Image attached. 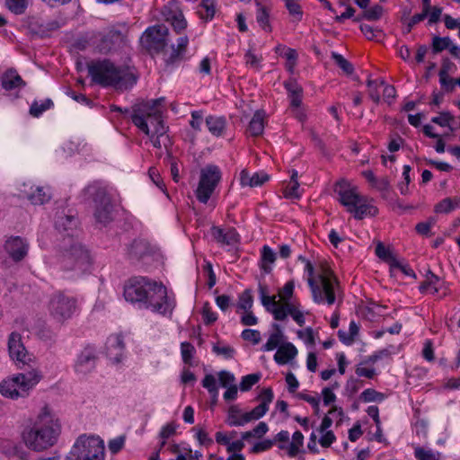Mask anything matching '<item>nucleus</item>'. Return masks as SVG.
Segmentation results:
<instances>
[{
	"instance_id": "nucleus-26",
	"label": "nucleus",
	"mask_w": 460,
	"mask_h": 460,
	"mask_svg": "<svg viewBox=\"0 0 460 460\" xmlns=\"http://www.w3.org/2000/svg\"><path fill=\"white\" fill-rule=\"evenodd\" d=\"M226 422L231 427L243 426L248 423L246 412H243L238 405H231L227 411Z\"/></svg>"
},
{
	"instance_id": "nucleus-10",
	"label": "nucleus",
	"mask_w": 460,
	"mask_h": 460,
	"mask_svg": "<svg viewBox=\"0 0 460 460\" xmlns=\"http://www.w3.org/2000/svg\"><path fill=\"white\" fill-rule=\"evenodd\" d=\"M222 179V172L217 165L208 164L201 168L199 180L195 191L197 199L206 204L211 198Z\"/></svg>"
},
{
	"instance_id": "nucleus-30",
	"label": "nucleus",
	"mask_w": 460,
	"mask_h": 460,
	"mask_svg": "<svg viewBox=\"0 0 460 460\" xmlns=\"http://www.w3.org/2000/svg\"><path fill=\"white\" fill-rule=\"evenodd\" d=\"M2 85L5 90H13L24 85V82L15 71L9 70L3 77Z\"/></svg>"
},
{
	"instance_id": "nucleus-39",
	"label": "nucleus",
	"mask_w": 460,
	"mask_h": 460,
	"mask_svg": "<svg viewBox=\"0 0 460 460\" xmlns=\"http://www.w3.org/2000/svg\"><path fill=\"white\" fill-rule=\"evenodd\" d=\"M31 0H4L5 6L14 14L25 13Z\"/></svg>"
},
{
	"instance_id": "nucleus-9",
	"label": "nucleus",
	"mask_w": 460,
	"mask_h": 460,
	"mask_svg": "<svg viewBox=\"0 0 460 460\" xmlns=\"http://www.w3.org/2000/svg\"><path fill=\"white\" fill-rule=\"evenodd\" d=\"M48 311L56 322L64 323L79 311L77 298L61 291L55 292L48 302Z\"/></svg>"
},
{
	"instance_id": "nucleus-15",
	"label": "nucleus",
	"mask_w": 460,
	"mask_h": 460,
	"mask_svg": "<svg viewBox=\"0 0 460 460\" xmlns=\"http://www.w3.org/2000/svg\"><path fill=\"white\" fill-rule=\"evenodd\" d=\"M84 457L89 460L104 459L103 441L96 436H80L74 444Z\"/></svg>"
},
{
	"instance_id": "nucleus-52",
	"label": "nucleus",
	"mask_w": 460,
	"mask_h": 460,
	"mask_svg": "<svg viewBox=\"0 0 460 460\" xmlns=\"http://www.w3.org/2000/svg\"><path fill=\"white\" fill-rule=\"evenodd\" d=\"M56 227L58 229H63V230H68V229H72L73 227H75L76 226V219L74 217H71V216H64V217H59L57 220H56Z\"/></svg>"
},
{
	"instance_id": "nucleus-50",
	"label": "nucleus",
	"mask_w": 460,
	"mask_h": 460,
	"mask_svg": "<svg viewBox=\"0 0 460 460\" xmlns=\"http://www.w3.org/2000/svg\"><path fill=\"white\" fill-rule=\"evenodd\" d=\"M261 379V374H250L243 376L240 383V390L243 392L249 391Z\"/></svg>"
},
{
	"instance_id": "nucleus-1",
	"label": "nucleus",
	"mask_w": 460,
	"mask_h": 460,
	"mask_svg": "<svg viewBox=\"0 0 460 460\" xmlns=\"http://www.w3.org/2000/svg\"><path fill=\"white\" fill-rule=\"evenodd\" d=\"M126 301L139 308L150 309L163 315L171 314L174 301L167 295L166 288L146 277H133L124 285Z\"/></svg>"
},
{
	"instance_id": "nucleus-21",
	"label": "nucleus",
	"mask_w": 460,
	"mask_h": 460,
	"mask_svg": "<svg viewBox=\"0 0 460 460\" xmlns=\"http://www.w3.org/2000/svg\"><path fill=\"white\" fill-rule=\"evenodd\" d=\"M296 355V348L291 342H285L277 349L274 355V360L279 365H286L293 360Z\"/></svg>"
},
{
	"instance_id": "nucleus-19",
	"label": "nucleus",
	"mask_w": 460,
	"mask_h": 460,
	"mask_svg": "<svg viewBox=\"0 0 460 460\" xmlns=\"http://www.w3.org/2000/svg\"><path fill=\"white\" fill-rule=\"evenodd\" d=\"M211 234L217 243L224 245H235L240 241L238 233L233 227L221 228L213 226L211 228Z\"/></svg>"
},
{
	"instance_id": "nucleus-29",
	"label": "nucleus",
	"mask_w": 460,
	"mask_h": 460,
	"mask_svg": "<svg viewBox=\"0 0 460 460\" xmlns=\"http://www.w3.org/2000/svg\"><path fill=\"white\" fill-rule=\"evenodd\" d=\"M439 279L438 276L433 274L431 271H429L426 275V279L420 285V291L423 294H436L438 293L439 288Z\"/></svg>"
},
{
	"instance_id": "nucleus-43",
	"label": "nucleus",
	"mask_w": 460,
	"mask_h": 460,
	"mask_svg": "<svg viewBox=\"0 0 460 460\" xmlns=\"http://www.w3.org/2000/svg\"><path fill=\"white\" fill-rule=\"evenodd\" d=\"M454 116L448 111H442L438 116L431 119V122L443 128H448L450 131H453L451 124L454 122Z\"/></svg>"
},
{
	"instance_id": "nucleus-5",
	"label": "nucleus",
	"mask_w": 460,
	"mask_h": 460,
	"mask_svg": "<svg viewBox=\"0 0 460 460\" xmlns=\"http://www.w3.org/2000/svg\"><path fill=\"white\" fill-rule=\"evenodd\" d=\"M294 288V281H288L279 290L278 296L279 299L277 300V296H268L265 288L260 287L261 299L262 305L273 314L276 320L283 321L288 315H290L299 326H303L305 320L304 314L300 310V305L290 301Z\"/></svg>"
},
{
	"instance_id": "nucleus-46",
	"label": "nucleus",
	"mask_w": 460,
	"mask_h": 460,
	"mask_svg": "<svg viewBox=\"0 0 460 460\" xmlns=\"http://www.w3.org/2000/svg\"><path fill=\"white\" fill-rule=\"evenodd\" d=\"M253 305V298L251 290L246 289L239 296L237 308L242 311L251 310Z\"/></svg>"
},
{
	"instance_id": "nucleus-37",
	"label": "nucleus",
	"mask_w": 460,
	"mask_h": 460,
	"mask_svg": "<svg viewBox=\"0 0 460 460\" xmlns=\"http://www.w3.org/2000/svg\"><path fill=\"white\" fill-rule=\"evenodd\" d=\"M276 253L268 245H264L261 250V268L265 272L271 270V266L276 261Z\"/></svg>"
},
{
	"instance_id": "nucleus-58",
	"label": "nucleus",
	"mask_w": 460,
	"mask_h": 460,
	"mask_svg": "<svg viewBox=\"0 0 460 460\" xmlns=\"http://www.w3.org/2000/svg\"><path fill=\"white\" fill-rule=\"evenodd\" d=\"M451 45V40L448 37H434L432 42V48L435 52H440L446 49H448Z\"/></svg>"
},
{
	"instance_id": "nucleus-35",
	"label": "nucleus",
	"mask_w": 460,
	"mask_h": 460,
	"mask_svg": "<svg viewBox=\"0 0 460 460\" xmlns=\"http://www.w3.org/2000/svg\"><path fill=\"white\" fill-rule=\"evenodd\" d=\"M292 22H299L303 18V10L297 0H283Z\"/></svg>"
},
{
	"instance_id": "nucleus-61",
	"label": "nucleus",
	"mask_w": 460,
	"mask_h": 460,
	"mask_svg": "<svg viewBox=\"0 0 460 460\" xmlns=\"http://www.w3.org/2000/svg\"><path fill=\"white\" fill-rule=\"evenodd\" d=\"M202 316L205 324L209 325L215 323L217 319V314L212 310L208 303H205L202 308Z\"/></svg>"
},
{
	"instance_id": "nucleus-33",
	"label": "nucleus",
	"mask_w": 460,
	"mask_h": 460,
	"mask_svg": "<svg viewBox=\"0 0 460 460\" xmlns=\"http://www.w3.org/2000/svg\"><path fill=\"white\" fill-rule=\"evenodd\" d=\"M189 44V39L187 36H181L177 40L176 46H172V54L169 58V61L171 63L175 62L176 60L181 58V57L185 54L187 47Z\"/></svg>"
},
{
	"instance_id": "nucleus-55",
	"label": "nucleus",
	"mask_w": 460,
	"mask_h": 460,
	"mask_svg": "<svg viewBox=\"0 0 460 460\" xmlns=\"http://www.w3.org/2000/svg\"><path fill=\"white\" fill-rule=\"evenodd\" d=\"M269 408L265 405V403H260L251 411L246 412V417L248 418V422L252 420H256L263 417L268 411Z\"/></svg>"
},
{
	"instance_id": "nucleus-13",
	"label": "nucleus",
	"mask_w": 460,
	"mask_h": 460,
	"mask_svg": "<svg viewBox=\"0 0 460 460\" xmlns=\"http://www.w3.org/2000/svg\"><path fill=\"white\" fill-rule=\"evenodd\" d=\"M169 30L163 24L148 27L143 33L140 41L142 46L150 52H163L169 42Z\"/></svg>"
},
{
	"instance_id": "nucleus-51",
	"label": "nucleus",
	"mask_w": 460,
	"mask_h": 460,
	"mask_svg": "<svg viewBox=\"0 0 460 460\" xmlns=\"http://www.w3.org/2000/svg\"><path fill=\"white\" fill-rule=\"evenodd\" d=\"M261 60V57L256 55L251 49H249L244 55L245 65L253 68L254 70H260Z\"/></svg>"
},
{
	"instance_id": "nucleus-44",
	"label": "nucleus",
	"mask_w": 460,
	"mask_h": 460,
	"mask_svg": "<svg viewBox=\"0 0 460 460\" xmlns=\"http://www.w3.org/2000/svg\"><path fill=\"white\" fill-rule=\"evenodd\" d=\"M414 456L418 460H440L441 459V454L439 452H434L430 449H424L420 447H415Z\"/></svg>"
},
{
	"instance_id": "nucleus-36",
	"label": "nucleus",
	"mask_w": 460,
	"mask_h": 460,
	"mask_svg": "<svg viewBox=\"0 0 460 460\" xmlns=\"http://www.w3.org/2000/svg\"><path fill=\"white\" fill-rule=\"evenodd\" d=\"M383 84L384 80L381 78L376 80H372L370 78L367 79V85L368 88V96L376 103L380 102V89H382Z\"/></svg>"
},
{
	"instance_id": "nucleus-54",
	"label": "nucleus",
	"mask_w": 460,
	"mask_h": 460,
	"mask_svg": "<svg viewBox=\"0 0 460 460\" xmlns=\"http://www.w3.org/2000/svg\"><path fill=\"white\" fill-rule=\"evenodd\" d=\"M384 9L381 5L376 4L364 11L363 17L368 21H376L383 15Z\"/></svg>"
},
{
	"instance_id": "nucleus-11",
	"label": "nucleus",
	"mask_w": 460,
	"mask_h": 460,
	"mask_svg": "<svg viewBox=\"0 0 460 460\" xmlns=\"http://www.w3.org/2000/svg\"><path fill=\"white\" fill-rule=\"evenodd\" d=\"M85 195L93 198L96 203L94 217L97 222L106 225L112 219V206L107 190L98 182L88 185L84 190Z\"/></svg>"
},
{
	"instance_id": "nucleus-24",
	"label": "nucleus",
	"mask_w": 460,
	"mask_h": 460,
	"mask_svg": "<svg viewBox=\"0 0 460 460\" xmlns=\"http://www.w3.org/2000/svg\"><path fill=\"white\" fill-rule=\"evenodd\" d=\"M124 349V342L119 335L111 336L107 341L108 356L119 362L122 357Z\"/></svg>"
},
{
	"instance_id": "nucleus-57",
	"label": "nucleus",
	"mask_w": 460,
	"mask_h": 460,
	"mask_svg": "<svg viewBox=\"0 0 460 460\" xmlns=\"http://www.w3.org/2000/svg\"><path fill=\"white\" fill-rule=\"evenodd\" d=\"M217 376L220 385L225 388L236 385L234 376L226 370L218 372Z\"/></svg>"
},
{
	"instance_id": "nucleus-18",
	"label": "nucleus",
	"mask_w": 460,
	"mask_h": 460,
	"mask_svg": "<svg viewBox=\"0 0 460 460\" xmlns=\"http://www.w3.org/2000/svg\"><path fill=\"white\" fill-rule=\"evenodd\" d=\"M4 250L14 261H20L27 255L29 244L19 236L11 237L5 242Z\"/></svg>"
},
{
	"instance_id": "nucleus-49",
	"label": "nucleus",
	"mask_w": 460,
	"mask_h": 460,
	"mask_svg": "<svg viewBox=\"0 0 460 460\" xmlns=\"http://www.w3.org/2000/svg\"><path fill=\"white\" fill-rule=\"evenodd\" d=\"M360 398L365 402H382L385 400V395L380 392L369 388L362 392Z\"/></svg>"
},
{
	"instance_id": "nucleus-56",
	"label": "nucleus",
	"mask_w": 460,
	"mask_h": 460,
	"mask_svg": "<svg viewBox=\"0 0 460 460\" xmlns=\"http://www.w3.org/2000/svg\"><path fill=\"white\" fill-rule=\"evenodd\" d=\"M390 271L394 274L397 272H402L405 276L415 277L414 271L407 265H402L398 262L396 260H393L391 263Z\"/></svg>"
},
{
	"instance_id": "nucleus-64",
	"label": "nucleus",
	"mask_w": 460,
	"mask_h": 460,
	"mask_svg": "<svg viewBox=\"0 0 460 460\" xmlns=\"http://www.w3.org/2000/svg\"><path fill=\"white\" fill-rule=\"evenodd\" d=\"M284 86L288 92V97L303 93L302 87L295 80L286 81Z\"/></svg>"
},
{
	"instance_id": "nucleus-25",
	"label": "nucleus",
	"mask_w": 460,
	"mask_h": 460,
	"mask_svg": "<svg viewBox=\"0 0 460 460\" xmlns=\"http://www.w3.org/2000/svg\"><path fill=\"white\" fill-rule=\"evenodd\" d=\"M265 118L264 111H257L249 123L247 134L252 137L261 136L264 131Z\"/></svg>"
},
{
	"instance_id": "nucleus-6",
	"label": "nucleus",
	"mask_w": 460,
	"mask_h": 460,
	"mask_svg": "<svg viewBox=\"0 0 460 460\" xmlns=\"http://www.w3.org/2000/svg\"><path fill=\"white\" fill-rule=\"evenodd\" d=\"M334 191L338 195L341 204L352 214L356 219L376 216L377 208L368 197L360 194L357 186L348 181L341 180L335 185Z\"/></svg>"
},
{
	"instance_id": "nucleus-27",
	"label": "nucleus",
	"mask_w": 460,
	"mask_h": 460,
	"mask_svg": "<svg viewBox=\"0 0 460 460\" xmlns=\"http://www.w3.org/2000/svg\"><path fill=\"white\" fill-rule=\"evenodd\" d=\"M206 124L212 135L219 137L225 132L226 121L224 117L208 116L206 119Z\"/></svg>"
},
{
	"instance_id": "nucleus-63",
	"label": "nucleus",
	"mask_w": 460,
	"mask_h": 460,
	"mask_svg": "<svg viewBox=\"0 0 460 460\" xmlns=\"http://www.w3.org/2000/svg\"><path fill=\"white\" fill-rule=\"evenodd\" d=\"M456 69V65L448 59L443 61L440 71H439V81L444 82L445 76L454 73Z\"/></svg>"
},
{
	"instance_id": "nucleus-32",
	"label": "nucleus",
	"mask_w": 460,
	"mask_h": 460,
	"mask_svg": "<svg viewBox=\"0 0 460 460\" xmlns=\"http://www.w3.org/2000/svg\"><path fill=\"white\" fill-rule=\"evenodd\" d=\"M459 207L460 197L446 198L435 206V212L447 214Z\"/></svg>"
},
{
	"instance_id": "nucleus-53",
	"label": "nucleus",
	"mask_w": 460,
	"mask_h": 460,
	"mask_svg": "<svg viewBox=\"0 0 460 460\" xmlns=\"http://www.w3.org/2000/svg\"><path fill=\"white\" fill-rule=\"evenodd\" d=\"M332 58L336 65L347 75H350L353 72L352 65L343 58L341 54L332 53Z\"/></svg>"
},
{
	"instance_id": "nucleus-22",
	"label": "nucleus",
	"mask_w": 460,
	"mask_h": 460,
	"mask_svg": "<svg viewBox=\"0 0 460 460\" xmlns=\"http://www.w3.org/2000/svg\"><path fill=\"white\" fill-rule=\"evenodd\" d=\"M271 329L267 342L261 348L263 351L274 350L285 343V335L281 327L277 323H273Z\"/></svg>"
},
{
	"instance_id": "nucleus-23",
	"label": "nucleus",
	"mask_w": 460,
	"mask_h": 460,
	"mask_svg": "<svg viewBox=\"0 0 460 460\" xmlns=\"http://www.w3.org/2000/svg\"><path fill=\"white\" fill-rule=\"evenodd\" d=\"M269 180V175L263 172L251 174L248 171L243 170L240 172V183L243 187H258Z\"/></svg>"
},
{
	"instance_id": "nucleus-42",
	"label": "nucleus",
	"mask_w": 460,
	"mask_h": 460,
	"mask_svg": "<svg viewBox=\"0 0 460 460\" xmlns=\"http://www.w3.org/2000/svg\"><path fill=\"white\" fill-rule=\"evenodd\" d=\"M256 20L262 30L268 32L271 31L272 28L270 22V13L266 7L260 5L256 15Z\"/></svg>"
},
{
	"instance_id": "nucleus-20",
	"label": "nucleus",
	"mask_w": 460,
	"mask_h": 460,
	"mask_svg": "<svg viewBox=\"0 0 460 460\" xmlns=\"http://www.w3.org/2000/svg\"><path fill=\"white\" fill-rule=\"evenodd\" d=\"M27 187V185H24L22 192L32 204L41 205L49 200L50 195L43 187L34 185H31L29 189Z\"/></svg>"
},
{
	"instance_id": "nucleus-3",
	"label": "nucleus",
	"mask_w": 460,
	"mask_h": 460,
	"mask_svg": "<svg viewBox=\"0 0 460 460\" xmlns=\"http://www.w3.org/2000/svg\"><path fill=\"white\" fill-rule=\"evenodd\" d=\"M161 102L162 99H157L136 104L131 115L133 124L149 137L157 149L167 148L171 144L162 118Z\"/></svg>"
},
{
	"instance_id": "nucleus-31",
	"label": "nucleus",
	"mask_w": 460,
	"mask_h": 460,
	"mask_svg": "<svg viewBox=\"0 0 460 460\" xmlns=\"http://www.w3.org/2000/svg\"><path fill=\"white\" fill-rule=\"evenodd\" d=\"M198 13L202 20H212L216 13V0H202L199 4Z\"/></svg>"
},
{
	"instance_id": "nucleus-59",
	"label": "nucleus",
	"mask_w": 460,
	"mask_h": 460,
	"mask_svg": "<svg viewBox=\"0 0 460 460\" xmlns=\"http://www.w3.org/2000/svg\"><path fill=\"white\" fill-rule=\"evenodd\" d=\"M284 58L287 59L286 67L288 71L292 72L297 59V53L293 49H285L284 53L282 54Z\"/></svg>"
},
{
	"instance_id": "nucleus-14",
	"label": "nucleus",
	"mask_w": 460,
	"mask_h": 460,
	"mask_svg": "<svg viewBox=\"0 0 460 460\" xmlns=\"http://www.w3.org/2000/svg\"><path fill=\"white\" fill-rule=\"evenodd\" d=\"M91 264L89 252L80 243L73 244L62 257V265L67 270L84 271Z\"/></svg>"
},
{
	"instance_id": "nucleus-60",
	"label": "nucleus",
	"mask_w": 460,
	"mask_h": 460,
	"mask_svg": "<svg viewBox=\"0 0 460 460\" xmlns=\"http://www.w3.org/2000/svg\"><path fill=\"white\" fill-rule=\"evenodd\" d=\"M376 254L378 258L388 261L390 264L393 262V260H395L391 253L389 248L385 247L382 243H378L376 246Z\"/></svg>"
},
{
	"instance_id": "nucleus-38",
	"label": "nucleus",
	"mask_w": 460,
	"mask_h": 460,
	"mask_svg": "<svg viewBox=\"0 0 460 460\" xmlns=\"http://www.w3.org/2000/svg\"><path fill=\"white\" fill-rule=\"evenodd\" d=\"M148 252L147 243L144 241L136 240L130 245L128 254L132 259L139 260Z\"/></svg>"
},
{
	"instance_id": "nucleus-40",
	"label": "nucleus",
	"mask_w": 460,
	"mask_h": 460,
	"mask_svg": "<svg viewBox=\"0 0 460 460\" xmlns=\"http://www.w3.org/2000/svg\"><path fill=\"white\" fill-rule=\"evenodd\" d=\"M212 350L217 356L224 358L225 359H230L234 358L235 349L230 346L222 342L215 343L212 347Z\"/></svg>"
},
{
	"instance_id": "nucleus-17",
	"label": "nucleus",
	"mask_w": 460,
	"mask_h": 460,
	"mask_svg": "<svg viewBox=\"0 0 460 460\" xmlns=\"http://www.w3.org/2000/svg\"><path fill=\"white\" fill-rule=\"evenodd\" d=\"M97 354L92 346H87L79 353L74 368L77 375L84 376L91 373L96 367Z\"/></svg>"
},
{
	"instance_id": "nucleus-7",
	"label": "nucleus",
	"mask_w": 460,
	"mask_h": 460,
	"mask_svg": "<svg viewBox=\"0 0 460 460\" xmlns=\"http://www.w3.org/2000/svg\"><path fill=\"white\" fill-rule=\"evenodd\" d=\"M88 71L93 81L102 86L127 88L136 82L128 68L116 66L109 60L93 62L88 66Z\"/></svg>"
},
{
	"instance_id": "nucleus-8",
	"label": "nucleus",
	"mask_w": 460,
	"mask_h": 460,
	"mask_svg": "<svg viewBox=\"0 0 460 460\" xmlns=\"http://www.w3.org/2000/svg\"><path fill=\"white\" fill-rule=\"evenodd\" d=\"M43 376L39 367L10 376L0 383V393L10 399L24 398L40 382Z\"/></svg>"
},
{
	"instance_id": "nucleus-34",
	"label": "nucleus",
	"mask_w": 460,
	"mask_h": 460,
	"mask_svg": "<svg viewBox=\"0 0 460 460\" xmlns=\"http://www.w3.org/2000/svg\"><path fill=\"white\" fill-rule=\"evenodd\" d=\"M283 194L288 199H298L301 196L296 171H292L291 180L284 189Z\"/></svg>"
},
{
	"instance_id": "nucleus-47",
	"label": "nucleus",
	"mask_w": 460,
	"mask_h": 460,
	"mask_svg": "<svg viewBox=\"0 0 460 460\" xmlns=\"http://www.w3.org/2000/svg\"><path fill=\"white\" fill-rule=\"evenodd\" d=\"M181 353L182 360L185 364L191 366L192 358L196 353L194 346L190 342H182L181 344Z\"/></svg>"
},
{
	"instance_id": "nucleus-62",
	"label": "nucleus",
	"mask_w": 460,
	"mask_h": 460,
	"mask_svg": "<svg viewBox=\"0 0 460 460\" xmlns=\"http://www.w3.org/2000/svg\"><path fill=\"white\" fill-rule=\"evenodd\" d=\"M242 338L244 341H248L252 342V344L256 345L261 342V332L257 330L246 329L242 332Z\"/></svg>"
},
{
	"instance_id": "nucleus-48",
	"label": "nucleus",
	"mask_w": 460,
	"mask_h": 460,
	"mask_svg": "<svg viewBox=\"0 0 460 460\" xmlns=\"http://www.w3.org/2000/svg\"><path fill=\"white\" fill-rule=\"evenodd\" d=\"M202 386L208 391L214 399H217L218 388L217 385V379L213 375L208 374L204 376L202 380Z\"/></svg>"
},
{
	"instance_id": "nucleus-4",
	"label": "nucleus",
	"mask_w": 460,
	"mask_h": 460,
	"mask_svg": "<svg viewBox=\"0 0 460 460\" xmlns=\"http://www.w3.org/2000/svg\"><path fill=\"white\" fill-rule=\"evenodd\" d=\"M305 271L314 303L331 306L341 300L339 280L329 267L321 266L315 271L312 263L306 261Z\"/></svg>"
},
{
	"instance_id": "nucleus-45",
	"label": "nucleus",
	"mask_w": 460,
	"mask_h": 460,
	"mask_svg": "<svg viewBox=\"0 0 460 460\" xmlns=\"http://www.w3.org/2000/svg\"><path fill=\"white\" fill-rule=\"evenodd\" d=\"M53 105V102L50 99H46L40 102H34L31 108L30 113L33 117L40 116L45 111L49 110Z\"/></svg>"
},
{
	"instance_id": "nucleus-16",
	"label": "nucleus",
	"mask_w": 460,
	"mask_h": 460,
	"mask_svg": "<svg viewBox=\"0 0 460 460\" xmlns=\"http://www.w3.org/2000/svg\"><path fill=\"white\" fill-rule=\"evenodd\" d=\"M163 19L169 22L176 32H181L187 27L179 2L172 0L164 4L161 10Z\"/></svg>"
},
{
	"instance_id": "nucleus-12",
	"label": "nucleus",
	"mask_w": 460,
	"mask_h": 460,
	"mask_svg": "<svg viewBox=\"0 0 460 460\" xmlns=\"http://www.w3.org/2000/svg\"><path fill=\"white\" fill-rule=\"evenodd\" d=\"M7 348L10 358L19 368L25 366L31 368L39 367L37 366V358L26 349L22 342V337L19 332H13L9 334Z\"/></svg>"
},
{
	"instance_id": "nucleus-2",
	"label": "nucleus",
	"mask_w": 460,
	"mask_h": 460,
	"mask_svg": "<svg viewBox=\"0 0 460 460\" xmlns=\"http://www.w3.org/2000/svg\"><path fill=\"white\" fill-rule=\"evenodd\" d=\"M60 433V424L49 406L26 420L21 430V439L29 449L42 452L53 447Z\"/></svg>"
},
{
	"instance_id": "nucleus-41",
	"label": "nucleus",
	"mask_w": 460,
	"mask_h": 460,
	"mask_svg": "<svg viewBox=\"0 0 460 460\" xmlns=\"http://www.w3.org/2000/svg\"><path fill=\"white\" fill-rule=\"evenodd\" d=\"M268 425L265 422L261 421L252 430L243 432L241 437L243 440H247L250 438H261L268 432Z\"/></svg>"
},
{
	"instance_id": "nucleus-28",
	"label": "nucleus",
	"mask_w": 460,
	"mask_h": 460,
	"mask_svg": "<svg viewBox=\"0 0 460 460\" xmlns=\"http://www.w3.org/2000/svg\"><path fill=\"white\" fill-rule=\"evenodd\" d=\"M304 444V436L300 431H296L292 436V440L288 446L279 444L280 449H287L288 455L290 457H295L299 452Z\"/></svg>"
}]
</instances>
